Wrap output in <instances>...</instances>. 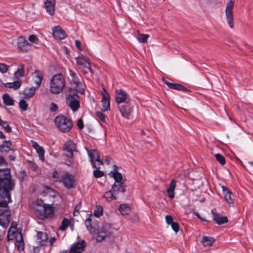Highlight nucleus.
Listing matches in <instances>:
<instances>
[{"label":"nucleus","instance_id":"26","mask_svg":"<svg viewBox=\"0 0 253 253\" xmlns=\"http://www.w3.org/2000/svg\"><path fill=\"white\" fill-rule=\"evenodd\" d=\"M111 190L116 196L120 192L123 193L126 191L125 186L122 183H114L112 186Z\"/></svg>","mask_w":253,"mask_h":253},{"label":"nucleus","instance_id":"34","mask_svg":"<svg viewBox=\"0 0 253 253\" xmlns=\"http://www.w3.org/2000/svg\"><path fill=\"white\" fill-rule=\"evenodd\" d=\"M214 240L213 238L207 236H204L202 239V243L205 247H211Z\"/></svg>","mask_w":253,"mask_h":253},{"label":"nucleus","instance_id":"17","mask_svg":"<svg viewBox=\"0 0 253 253\" xmlns=\"http://www.w3.org/2000/svg\"><path fill=\"white\" fill-rule=\"evenodd\" d=\"M62 182L67 188L73 187L75 180L73 176L68 173H65L62 176Z\"/></svg>","mask_w":253,"mask_h":253},{"label":"nucleus","instance_id":"58","mask_svg":"<svg viewBox=\"0 0 253 253\" xmlns=\"http://www.w3.org/2000/svg\"><path fill=\"white\" fill-rule=\"evenodd\" d=\"M77 126H78V127L81 129H83L84 128V125L83 120L82 119H80L78 120Z\"/></svg>","mask_w":253,"mask_h":253},{"label":"nucleus","instance_id":"48","mask_svg":"<svg viewBox=\"0 0 253 253\" xmlns=\"http://www.w3.org/2000/svg\"><path fill=\"white\" fill-rule=\"evenodd\" d=\"M103 209L101 207H98L94 211V215L96 217H99L102 215Z\"/></svg>","mask_w":253,"mask_h":253},{"label":"nucleus","instance_id":"29","mask_svg":"<svg viewBox=\"0 0 253 253\" xmlns=\"http://www.w3.org/2000/svg\"><path fill=\"white\" fill-rule=\"evenodd\" d=\"M37 237V242L41 246L44 245L48 238L46 233L42 232H38Z\"/></svg>","mask_w":253,"mask_h":253},{"label":"nucleus","instance_id":"36","mask_svg":"<svg viewBox=\"0 0 253 253\" xmlns=\"http://www.w3.org/2000/svg\"><path fill=\"white\" fill-rule=\"evenodd\" d=\"M119 211L122 215H127L129 213L130 211V208L126 204H121L120 206Z\"/></svg>","mask_w":253,"mask_h":253},{"label":"nucleus","instance_id":"16","mask_svg":"<svg viewBox=\"0 0 253 253\" xmlns=\"http://www.w3.org/2000/svg\"><path fill=\"white\" fill-rule=\"evenodd\" d=\"M119 111L122 116L126 119H129V117L131 112V108L130 106L129 102L122 104L118 106Z\"/></svg>","mask_w":253,"mask_h":253},{"label":"nucleus","instance_id":"42","mask_svg":"<svg viewBox=\"0 0 253 253\" xmlns=\"http://www.w3.org/2000/svg\"><path fill=\"white\" fill-rule=\"evenodd\" d=\"M0 126H1L3 128H4V130L6 132H10L11 131V127L8 124L7 122L2 120L0 123Z\"/></svg>","mask_w":253,"mask_h":253},{"label":"nucleus","instance_id":"27","mask_svg":"<svg viewBox=\"0 0 253 253\" xmlns=\"http://www.w3.org/2000/svg\"><path fill=\"white\" fill-rule=\"evenodd\" d=\"M163 82L167 84L170 88L178 90H185L186 88L180 84L171 83L168 82L166 79L163 78Z\"/></svg>","mask_w":253,"mask_h":253},{"label":"nucleus","instance_id":"25","mask_svg":"<svg viewBox=\"0 0 253 253\" xmlns=\"http://www.w3.org/2000/svg\"><path fill=\"white\" fill-rule=\"evenodd\" d=\"M33 79L36 84V88L40 86L42 80V74L38 70H36L33 74Z\"/></svg>","mask_w":253,"mask_h":253},{"label":"nucleus","instance_id":"55","mask_svg":"<svg viewBox=\"0 0 253 253\" xmlns=\"http://www.w3.org/2000/svg\"><path fill=\"white\" fill-rule=\"evenodd\" d=\"M170 225L172 229L176 233H177L179 231V225L177 222H174L173 223H172V224Z\"/></svg>","mask_w":253,"mask_h":253},{"label":"nucleus","instance_id":"40","mask_svg":"<svg viewBox=\"0 0 253 253\" xmlns=\"http://www.w3.org/2000/svg\"><path fill=\"white\" fill-rule=\"evenodd\" d=\"M20 234L18 232H16V230H14V228L10 227L8 233H7V238L8 240H12L13 236L18 237V234Z\"/></svg>","mask_w":253,"mask_h":253},{"label":"nucleus","instance_id":"4","mask_svg":"<svg viewBox=\"0 0 253 253\" xmlns=\"http://www.w3.org/2000/svg\"><path fill=\"white\" fill-rule=\"evenodd\" d=\"M14 183L11 179L10 171L8 169H0V188H4L6 190H13Z\"/></svg>","mask_w":253,"mask_h":253},{"label":"nucleus","instance_id":"33","mask_svg":"<svg viewBox=\"0 0 253 253\" xmlns=\"http://www.w3.org/2000/svg\"><path fill=\"white\" fill-rule=\"evenodd\" d=\"M36 88L34 87H26L24 91L23 94L25 95V98H29L32 97L35 94Z\"/></svg>","mask_w":253,"mask_h":253},{"label":"nucleus","instance_id":"57","mask_svg":"<svg viewBox=\"0 0 253 253\" xmlns=\"http://www.w3.org/2000/svg\"><path fill=\"white\" fill-rule=\"evenodd\" d=\"M139 216L136 213L133 214L131 217V220L133 222H138L139 221Z\"/></svg>","mask_w":253,"mask_h":253},{"label":"nucleus","instance_id":"8","mask_svg":"<svg viewBox=\"0 0 253 253\" xmlns=\"http://www.w3.org/2000/svg\"><path fill=\"white\" fill-rule=\"evenodd\" d=\"M115 99L118 106L129 102L130 98L127 93L122 89H117L115 93Z\"/></svg>","mask_w":253,"mask_h":253},{"label":"nucleus","instance_id":"45","mask_svg":"<svg viewBox=\"0 0 253 253\" xmlns=\"http://www.w3.org/2000/svg\"><path fill=\"white\" fill-rule=\"evenodd\" d=\"M37 152L39 154V157L40 159L43 161L44 160V151L42 147H40L39 148L36 149Z\"/></svg>","mask_w":253,"mask_h":253},{"label":"nucleus","instance_id":"32","mask_svg":"<svg viewBox=\"0 0 253 253\" xmlns=\"http://www.w3.org/2000/svg\"><path fill=\"white\" fill-rule=\"evenodd\" d=\"M25 66L23 64H20L17 68V71L14 73V76L16 79L20 77H23L25 75L24 71Z\"/></svg>","mask_w":253,"mask_h":253},{"label":"nucleus","instance_id":"21","mask_svg":"<svg viewBox=\"0 0 253 253\" xmlns=\"http://www.w3.org/2000/svg\"><path fill=\"white\" fill-rule=\"evenodd\" d=\"M52 34L55 39L60 40L64 39L66 37L64 31L60 26H56L53 29Z\"/></svg>","mask_w":253,"mask_h":253},{"label":"nucleus","instance_id":"64","mask_svg":"<svg viewBox=\"0 0 253 253\" xmlns=\"http://www.w3.org/2000/svg\"><path fill=\"white\" fill-rule=\"evenodd\" d=\"M56 239L55 237L52 238L49 240L50 245H51L55 241Z\"/></svg>","mask_w":253,"mask_h":253},{"label":"nucleus","instance_id":"18","mask_svg":"<svg viewBox=\"0 0 253 253\" xmlns=\"http://www.w3.org/2000/svg\"><path fill=\"white\" fill-rule=\"evenodd\" d=\"M85 247V243L84 241L78 242L71 248L69 253H81L84 250Z\"/></svg>","mask_w":253,"mask_h":253},{"label":"nucleus","instance_id":"2","mask_svg":"<svg viewBox=\"0 0 253 253\" xmlns=\"http://www.w3.org/2000/svg\"><path fill=\"white\" fill-rule=\"evenodd\" d=\"M65 86V81L61 74L55 75L50 82V91L52 94L61 93Z\"/></svg>","mask_w":253,"mask_h":253},{"label":"nucleus","instance_id":"47","mask_svg":"<svg viewBox=\"0 0 253 253\" xmlns=\"http://www.w3.org/2000/svg\"><path fill=\"white\" fill-rule=\"evenodd\" d=\"M20 108L23 111H26L28 108V104L24 99H22L19 103Z\"/></svg>","mask_w":253,"mask_h":253},{"label":"nucleus","instance_id":"5","mask_svg":"<svg viewBox=\"0 0 253 253\" xmlns=\"http://www.w3.org/2000/svg\"><path fill=\"white\" fill-rule=\"evenodd\" d=\"M54 123L56 127L64 132L70 131L73 126L71 120L63 115L56 117Z\"/></svg>","mask_w":253,"mask_h":253},{"label":"nucleus","instance_id":"51","mask_svg":"<svg viewBox=\"0 0 253 253\" xmlns=\"http://www.w3.org/2000/svg\"><path fill=\"white\" fill-rule=\"evenodd\" d=\"M6 143V145H3L1 146V148L3 149V150L6 152H8L11 150L10 146L11 144L8 141H5Z\"/></svg>","mask_w":253,"mask_h":253},{"label":"nucleus","instance_id":"41","mask_svg":"<svg viewBox=\"0 0 253 253\" xmlns=\"http://www.w3.org/2000/svg\"><path fill=\"white\" fill-rule=\"evenodd\" d=\"M149 38V35L147 34H138L137 36V39L140 42L144 43L146 42L147 39Z\"/></svg>","mask_w":253,"mask_h":253},{"label":"nucleus","instance_id":"60","mask_svg":"<svg viewBox=\"0 0 253 253\" xmlns=\"http://www.w3.org/2000/svg\"><path fill=\"white\" fill-rule=\"evenodd\" d=\"M80 209V205H77L76 206V207L75 208L74 211V216L77 215L79 213Z\"/></svg>","mask_w":253,"mask_h":253},{"label":"nucleus","instance_id":"54","mask_svg":"<svg viewBox=\"0 0 253 253\" xmlns=\"http://www.w3.org/2000/svg\"><path fill=\"white\" fill-rule=\"evenodd\" d=\"M96 116L97 117L102 121L105 122V115L101 112L97 111L96 113Z\"/></svg>","mask_w":253,"mask_h":253},{"label":"nucleus","instance_id":"61","mask_svg":"<svg viewBox=\"0 0 253 253\" xmlns=\"http://www.w3.org/2000/svg\"><path fill=\"white\" fill-rule=\"evenodd\" d=\"M75 44H76V47L80 50H82V48L81 47V42L78 41V40H76L75 41Z\"/></svg>","mask_w":253,"mask_h":253},{"label":"nucleus","instance_id":"52","mask_svg":"<svg viewBox=\"0 0 253 253\" xmlns=\"http://www.w3.org/2000/svg\"><path fill=\"white\" fill-rule=\"evenodd\" d=\"M28 39L31 42L35 43H37L39 41L38 37L36 35H30Z\"/></svg>","mask_w":253,"mask_h":253},{"label":"nucleus","instance_id":"37","mask_svg":"<svg viewBox=\"0 0 253 253\" xmlns=\"http://www.w3.org/2000/svg\"><path fill=\"white\" fill-rule=\"evenodd\" d=\"M2 99L4 103L6 105L11 106L14 104L13 99L7 94H3Z\"/></svg>","mask_w":253,"mask_h":253},{"label":"nucleus","instance_id":"6","mask_svg":"<svg viewBox=\"0 0 253 253\" xmlns=\"http://www.w3.org/2000/svg\"><path fill=\"white\" fill-rule=\"evenodd\" d=\"M113 233V229L108 223H104L99 226L94 234L96 235L97 242H101L106 238L109 237Z\"/></svg>","mask_w":253,"mask_h":253},{"label":"nucleus","instance_id":"28","mask_svg":"<svg viewBox=\"0 0 253 253\" xmlns=\"http://www.w3.org/2000/svg\"><path fill=\"white\" fill-rule=\"evenodd\" d=\"M94 216L90 214L89 215L88 217L85 220V226L90 234H94L95 231V229L91 225V222Z\"/></svg>","mask_w":253,"mask_h":253},{"label":"nucleus","instance_id":"63","mask_svg":"<svg viewBox=\"0 0 253 253\" xmlns=\"http://www.w3.org/2000/svg\"><path fill=\"white\" fill-rule=\"evenodd\" d=\"M113 168H114V169H113V170H112V171H111L110 172H112V173H113V172H115H115H118V167H117V166H116V165H114V166H113Z\"/></svg>","mask_w":253,"mask_h":253},{"label":"nucleus","instance_id":"44","mask_svg":"<svg viewBox=\"0 0 253 253\" xmlns=\"http://www.w3.org/2000/svg\"><path fill=\"white\" fill-rule=\"evenodd\" d=\"M69 222L70 221L67 218H64L62 221L60 229L62 231H65L68 226Z\"/></svg>","mask_w":253,"mask_h":253},{"label":"nucleus","instance_id":"12","mask_svg":"<svg viewBox=\"0 0 253 253\" xmlns=\"http://www.w3.org/2000/svg\"><path fill=\"white\" fill-rule=\"evenodd\" d=\"M18 48L22 51L27 52L31 50L32 45L26 39L22 36H20L18 39L17 41Z\"/></svg>","mask_w":253,"mask_h":253},{"label":"nucleus","instance_id":"23","mask_svg":"<svg viewBox=\"0 0 253 253\" xmlns=\"http://www.w3.org/2000/svg\"><path fill=\"white\" fill-rule=\"evenodd\" d=\"M176 181L174 179H172L169 183V188L167 190L168 196L170 199L174 197V190L176 187Z\"/></svg>","mask_w":253,"mask_h":253},{"label":"nucleus","instance_id":"56","mask_svg":"<svg viewBox=\"0 0 253 253\" xmlns=\"http://www.w3.org/2000/svg\"><path fill=\"white\" fill-rule=\"evenodd\" d=\"M166 220L167 223L168 224H171L172 223L174 222L173 221L172 217L171 215H167L166 216Z\"/></svg>","mask_w":253,"mask_h":253},{"label":"nucleus","instance_id":"14","mask_svg":"<svg viewBox=\"0 0 253 253\" xmlns=\"http://www.w3.org/2000/svg\"><path fill=\"white\" fill-rule=\"evenodd\" d=\"M102 98L101 100L103 111H108L110 109V95L107 90L102 88L101 90Z\"/></svg>","mask_w":253,"mask_h":253},{"label":"nucleus","instance_id":"35","mask_svg":"<svg viewBox=\"0 0 253 253\" xmlns=\"http://www.w3.org/2000/svg\"><path fill=\"white\" fill-rule=\"evenodd\" d=\"M43 189L42 192V195L45 196V195H48L51 197L55 196V192L51 188L47 186H43Z\"/></svg>","mask_w":253,"mask_h":253},{"label":"nucleus","instance_id":"49","mask_svg":"<svg viewBox=\"0 0 253 253\" xmlns=\"http://www.w3.org/2000/svg\"><path fill=\"white\" fill-rule=\"evenodd\" d=\"M9 66L3 63H0V72L2 73H5L9 69Z\"/></svg>","mask_w":253,"mask_h":253},{"label":"nucleus","instance_id":"43","mask_svg":"<svg viewBox=\"0 0 253 253\" xmlns=\"http://www.w3.org/2000/svg\"><path fill=\"white\" fill-rule=\"evenodd\" d=\"M214 156L216 161L221 165H223L225 164V159L222 155L220 154H216Z\"/></svg>","mask_w":253,"mask_h":253},{"label":"nucleus","instance_id":"7","mask_svg":"<svg viewBox=\"0 0 253 253\" xmlns=\"http://www.w3.org/2000/svg\"><path fill=\"white\" fill-rule=\"evenodd\" d=\"M76 62L79 68L84 74L91 72L90 59L88 57L81 55L76 58Z\"/></svg>","mask_w":253,"mask_h":253},{"label":"nucleus","instance_id":"10","mask_svg":"<svg viewBox=\"0 0 253 253\" xmlns=\"http://www.w3.org/2000/svg\"><path fill=\"white\" fill-rule=\"evenodd\" d=\"M87 152L92 166L94 168H100V166L103 165V163L100 159L98 152L95 149L87 151Z\"/></svg>","mask_w":253,"mask_h":253},{"label":"nucleus","instance_id":"19","mask_svg":"<svg viewBox=\"0 0 253 253\" xmlns=\"http://www.w3.org/2000/svg\"><path fill=\"white\" fill-rule=\"evenodd\" d=\"M73 90L77 93H79L80 94H83L84 92L83 85L79 81L78 78H75L73 80V83L71 84Z\"/></svg>","mask_w":253,"mask_h":253},{"label":"nucleus","instance_id":"62","mask_svg":"<svg viewBox=\"0 0 253 253\" xmlns=\"http://www.w3.org/2000/svg\"><path fill=\"white\" fill-rule=\"evenodd\" d=\"M32 143L33 147L35 149V150L40 147V146H39L38 144L35 141H32Z\"/></svg>","mask_w":253,"mask_h":253},{"label":"nucleus","instance_id":"15","mask_svg":"<svg viewBox=\"0 0 253 253\" xmlns=\"http://www.w3.org/2000/svg\"><path fill=\"white\" fill-rule=\"evenodd\" d=\"M64 150L67 157L72 158L73 152L76 151V144L72 141H67L64 144Z\"/></svg>","mask_w":253,"mask_h":253},{"label":"nucleus","instance_id":"13","mask_svg":"<svg viewBox=\"0 0 253 253\" xmlns=\"http://www.w3.org/2000/svg\"><path fill=\"white\" fill-rule=\"evenodd\" d=\"M224 198L229 207L234 206V196L229 189L224 186L221 187Z\"/></svg>","mask_w":253,"mask_h":253},{"label":"nucleus","instance_id":"1","mask_svg":"<svg viewBox=\"0 0 253 253\" xmlns=\"http://www.w3.org/2000/svg\"><path fill=\"white\" fill-rule=\"evenodd\" d=\"M35 213L41 219L46 218L50 216L53 211L52 207L47 204H44L43 200L40 198L37 199L33 203Z\"/></svg>","mask_w":253,"mask_h":253},{"label":"nucleus","instance_id":"39","mask_svg":"<svg viewBox=\"0 0 253 253\" xmlns=\"http://www.w3.org/2000/svg\"><path fill=\"white\" fill-rule=\"evenodd\" d=\"M104 196L108 201H111L112 200L116 199V196L115 195L112 190H110L109 191L106 192Z\"/></svg>","mask_w":253,"mask_h":253},{"label":"nucleus","instance_id":"30","mask_svg":"<svg viewBox=\"0 0 253 253\" xmlns=\"http://www.w3.org/2000/svg\"><path fill=\"white\" fill-rule=\"evenodd\" d=\"M18 237H16V242H15V246L17 247L19 251H22L24 249V244L23 241L21 234H17Z\"/></svg>","mask_w":253,"mask_h":253},{"label":"nucleus","instance_id":"22","mask_svg":"<svg viewBox=\"0 0 253 253\" xmlns=\"http://www.w3.org/2000/svg\"><path fill=\"white\" fill-rule=\"evenodd\" d=\"M10 213L9 211H5L0 214V225L3 227L7 226L9 223Z\"/></svg>","mask_w":253,"mask_h":253},{"label":"nucleus","instance_id":"9","mask_svg":"<svg viewBox=\"0 0 253 253\" xmlns=\"http://www.w3.org/2000/svg\"><path fill=\"white\" fill-rule=\"evenodd\" d=\"M234 1L230 0L226 4L225 14L228 25L231 28L234 27L233 24V12Z\"/></svg>","mask_w":253,"mask_h":253},{"label":"nucleus","instance_id":"20","mask_svg":"<svg viewBox=\"0 0 253 253\" xmlns=\"http://www.w3.org/2000/svg\"><path fill=\"white\" fill-rule=\"evenodd\" d=\"M44 7L49 15H53L55 11V0H45Z\"/></svg>","mask_w":253,"mask_h":253},{"label":"nucleus","instance_id":"24","mask_svg":"<svg viewBox=\"0 0 253 253\" xmlns=\"http://www.w3.org/2000/svg\"><path fill=\"white\" fill-rule=\"evenodd\" d=\"M213 219L217 224L219 225L228 222V218L226 216H223L219 213H213Z\"/></svg>","mask_w":253,"mask_h":253},{"label":"nucleus","instance_id":"3","mask_svg":"<svg viewBox=\"0 0 253 253\" xmlns=\"http://www.w3.org/2000/svg\"><path fill=\"white\" fill-rule=\"evenodd\" d=\"M66 103L73 112L80 107L79 96L72 88H69L65 93Z\"/></svg>","mask_w":253,"mask_h":253},{"label":"nucleus","instance_id":"11","mask_svg":"<svg viewBox=\"0 0 253 253\" xmlns=\"http://www.w3.org/2000/svg\"><path fill=\"white\" fill-rule=\"evenodd\" d=\"M11 190H6L4 188H0V196L3 199V200L0 202V207L6 208L7 206V203L10 201V196L9 191Z\"/></svg>","mask_w":253,"mask_h":253},{"label":"nucleus","instance_id":"38","mask_svg":"<svg viewBox=\"0 0 253 253\" xmlns=\"http://www.w3.org/2000/svg\"><path fill=\"white\" fill-rule=\"evenodd\" d=\"M21 83L19 81H16L13 83H7L5 84V86L8 88H13L14 89H17L20 87Z\"/></svg>","mask_w":253,"mask_h":253},{"label":"nucleus","instance_id":"31","mask_svg":"<svg viewBox=\"0 0 253 253\" xmlns=\"http://www.w3.org/2000/svg\"><path fill=\"white\" fill-rule=\"evenodd\" d=\"M109 175L113 177L116 183L117 184H120L122 183L123 184V176L122 174L119 172H109Z\"/></svg>","mask_w":253,"mask_h":253},{"label":"nucleus","instance_id":"46","mask_svg":"<svg viewBox=\"0 0 253 253\" xmlns=\"http://www.w3.org/2000/svg\"><path fill=\"white\" fill-rule=\"evenodd\" d=\"M95 168L96 169L93 171V175L94 177L96 178H99L104 175V172L102 171L99 170L100 168Z\"/></svg>","mask_w":253,"mask_h":253},{"label":"nucleus","instance_id":"50","mask_svg":"<svg viewBox=\"0 0 253 253\" xmlns=\"http://www.w3.org/2000/svg\"><path fill=\"white\" fill-rule=\"evenodd\" d=\"M244 167L247 169L251 173H253V162H248L246 166Z\"/></svg>","mask_w":253,"mask_h":253},{"label":"nucleus","instance_id":"59","mask_svg":"<svg viewBox=\"0 0 253 253\" xmlns=\"http://www.w3.org/2000/svg\"><path fill=\"white\" fill-rule=\"evenodd\" d=\"M57 109V105L53 103V102H52L50 105V111H56Z\"/></svg>","mask_w":253,"mask_h":253},{"label":"nucleus","instance_id":"53","mask_svg":"<svg viewBox=\"0 0 253 253\" xmlns=\"http://www.w3.org/2000/svg\"><path fill=\"white\" fill-rule=\"evenodd\" d=\"M70 75L71 78H69L70 84L73 83V80L75 78H78L77 74L73 72L71 70H70Z\"/></svg>","mask_w":253,"mask_h":253}]
</instances>
